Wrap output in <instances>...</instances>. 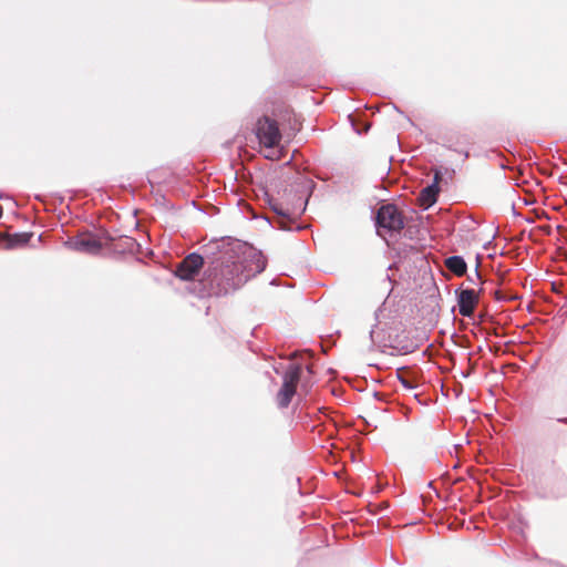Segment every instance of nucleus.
<instances>
[{"instance_id": "nucleus-1", "label": "nucleus", "mask_w": 567, "mask_h": 567, "mask_svg": "<svg viewBox=\"0 0 567 567\" xmlns=\"http://www.w3.org/2000/svg\"><path fill=\"white\" fill-rule=\"evenodd\" d=\"M214 245L216 257L206 270L205 280L215 295H226L238 289L266 268L261 251L240 240L221 238Z\"/></svg>"}, {"instance_id": "nucleus-2", "label": "nucleus", "mask_w": 567, "mask_h": 567, "mask_svg": "<svg viewBox=\"0 0 567 567\" xmlns=\"http://www.w3.org/2000/svg\"><path fill=\"white\" fill-rule=\"evenodd\" d=\"M256 136L259 143L268 150L266 158H277L276 147L281 141V133L278 123L268 116L259 118L256 123Z\"/></svg>"}, {"instance_id": "nucleus-3", "label": "nucleus", "mask_w": 567, "mask_h": 567, "mask_svg": "<svg viewBox=\"0 0 567 567\" xmlns=\"http://www.w3.org/2000/svg\"><path fill=\"white\" fill-rule=\"evenodd\" d=\"M375 225L378 234L385 236L386 234L399 233L404 227V221L395 205L385 204L377 213Z\"/></svg>"}, {"instance_id": "nucleus-4", "label": "nucleus", "mask_w": 567, "mask_h": 567, "mask_svg": "<svg viewBox=\"0 0 567 567\" xmlns=\"http://www.w3.org/2000/svg\"><path fill=\"white\" fill-rule=\"evenodd\" d=\"M302 374V368L299 364L290 363L284 375L282 385L276 395V403L279 409H286L290 404Z\"/></svg>"}, {"instance_id": "nucleus-5", "label": "nucleus", "mask_w": 567, "mask_h": 567, "mask_svg": "<svg viewBox=\"0 0 567 567\" xmlns=\"http://www.w3.org/2000/svg\"><path fill=\"white\" fill-rule=\"evenodd\" d=\"M69 249L96 255L102 249L100 240L91 234L71 238L64 244Z\"/></svg>"}, {"instance_id": "nucleus-6", "label": "nucleus", "mask_w": 567, "mask_h": 567, "mask_svg": "<svg viewBox=\"0 0 567 567\" xmlns=\"http://www.w3.org/2000/svg\"><path fill=\"white\" fill-rule=\"evenodd\" d=\"M204 265L203 257L198 254H189L176 268L175 275L182 280H193Z\"/></svg>"}, {"instance_id": "nucleus-7", "label": "nucleus", "mask_w": 567, "mask_h": 567, "mask_svg": "<svg viewBox=\"0 0 567 567\" xmlns=\"http://www.w3.org/2000/svg\"><path fill=\"white\" fill-rule=\"evenodd\" d=\"M478 303V292L475 289H464L457 293L458 311L463 317H472Z\"/></svg>"}, {"instance_id": "nucleus-8", "label": "nucleus", "mask_w": 567, "mask_h": 567, "mask_svg": "<svg viewBox=\"0 0 567 567\" xmlns=\"http://www.w3.org/2000/svg\"><path fill=\"white\" fill-rule=\"evenodd\" d=\"M441 181V174L440 172H436L434 175V181L431 185L422 189L420 194V200L424 207L432 206L436 199L439 194V183Z\"/></svg>"}, {"instance_id": "nucleus-9", "label": "nucleus", "mask_w": 567, "mask_h": 567, "mask_svg": "<svg viewBox=\"0 0 567 567\" xmlns=\"http://www.w3.org/2000/svg\"><path fill=\"white\" fill-rule=\"evenodd\" d=\"M272 210L279 217L277 221L278 228L289 230L291 227L288 225V221H291V216L295 215V212H291L289 208H285L282 204L276 203L271 205Z\"/></svg>"}, {"instance_id": "nucleus-10", "label": "nucleus", "mask_w": 567, "mask_h": 567, "mask_svg": "<svg viewBox=\"0 0 567 567\" xmlns=\"http://www.w3.org/2000/svg\"><path fill=\"white\" fill-rule=\"evenodd\" d=\"M446 268L456 276H463L466 272L467 266L463 257L451 256L445 259Z\"/></svg>"}, {"instance_id": "nucleus-11", "label": "nucleus", "mask_w": 567, "mask_h": 567, "mask_svg": "<svg viewBox=\"0 0 567 567\" xmlns=\"http://www.w3.org/2000/svg\"><path fill=\"white\" fill-rule=\"evenodd\" d=\"M32 236H33L32 233H21V234L10 235L6 239V248L14 249V248L23 247L29 244Z\"/></svg>"}, {"instance_id": "nucleus-12", "label": "nucleus", "mask_w": 567, "mask_h": 567, "mask_svg": "<svg viewBox=\"0 0 567 567\" xmlns=\"http://www.w3.org/2000/svg\"><path fill=\"white\" fill-rule=\"evenodd\" d=\"M370 339L373 347L384 348L386 347V342L380 338V328L379 324L374 326L370 331Z\"/></svg>"}, {"instance_id": "nucleus-13", "label": "nucleus", "mask_w": 567, "mask_h": 567, "mask_svg": "<svg viewBox=\"0 0 567 567\" xmlns=\"http://www.w3.org/2000/svg\"><path fill=\"white\" fill-rule=\"evenodd\" d=\"M467 280L475 286L482 285V277L477 269L474 271L473 275L467 276Z\"/></svg>"}]
</instances>
